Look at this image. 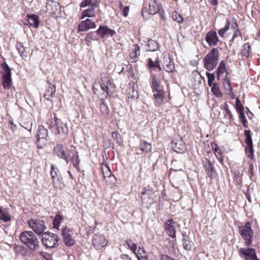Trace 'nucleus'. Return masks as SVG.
<instances>
[{
  "mask_svg": "<svg viewBox=\"0 0 260 260\" xmlns=\"http://www.w3.org/2000/svg\"><path fill=\"white\" fill-rule=\"evenodd\" d=\"M19 239L20 242L31 251H36L40 248V243L36 235L31 231L22 232Z\"/></svg>",
  "mask_w": 260,
  "mask_h": 260,
  "instance_id": "f257e3e1",
  "label": "nucleus"
},
{
  "mask_svg": "<svg viewBox=\"0 0 260 260\" xmlns=\"http://www.w3.org/2000/svg\"><path fill=\"white\" fill-rule=\"evenodd\" d=\"M95 33L101 38L103 39L109 37H112L115 34L114 30L110 28L107 25H100L99 28L96 30Z\"/></svg>",
  "mask_w": 260,
  "mask_h": 260,
  "instance_id": "ddd939ff",
  "label": "nucleus"
},
{
  "mask_svg": "<svg viewBox=\"0 0 260 260\" xmlns=\"http://www.w3.org/2000/svg\"><path fill=\"white\" fill-rule=\"evenodd\" d=\"M54 153L59 157L64 159L68 164L70 160L69 150L66 151L61 144H57L54 147Z\"/></svg>",
  "mask_w": 260,
  "mask_h": 260,
  "instance_id": "9b49d317",
  "label": "nucleus"
},
{
  "mask_svg": "<svg viewBox=\"0 0 260 260\" xmlns=\"http://www.w3.org/2000/svg\"><path fill=\"white\" fill-rule=\"evenodd\" d=\"M225 62L224 60H222L220 61L216 70L217 76L219 77L222 75L223 73V72L225 71Z\"/></svg>",
  "mask_w": 260,
  "mask_h": 260,
  "instance_id": "79ce46f5",
  "label": "nucleus"
},
{
  "mask_svg": "<svg viewBox=\"0 0 260 260\" xmlns=\"http://www.w3.org/2000/svg\"><path fill=\"white\" fill-rule=\"evenodd\" d=\"M172 18L179 23H182L184 20L183 17L176 11L172 13Z\"/></svg>",
  "mask_w": 260,
  "mask_h": 260,
  "instance_id": "49530a36",
  "label": "nucleus"
},
{
  "mask_svg": "<svg viewBox=\"0 0 260 260\" xmlns=\"http://www.w3.org/2000/svg\"><path fill=\"white\" fill-rule=\"evenodd\" d=\"M61 233L63 242L66 246L71 247L75 244L76 234L73 230L66 226L62 229Z\"/></svg>",
  "mask_w": 260,
  "mask_h": 260,
  "instance_id": "423d86ee",
  "label": "nucleus"
},
{
  "mask_svg": "<svg viewBox=\"0 0 260 260\" xmlns=\"http://www.w3.org/2000/svg\"><path fill=\"white\" fill-rule=\"evenodd\" d=\"M161 7V5L157 3L156 0H152L149 4L148 13L150 15H154L156 13H160Z\"/></svg>",
  "mask_w": 260,
  "mask_h": 260,
  "instance_id": "aec40b11",
  "label": "nucleus"
},
{
  "mask_svg": "<svg viewBox=\"0 0 260 260\" xmlns=\"http://www.w3.org/2000/svg\"><path fill=\"white\" fill-rule=\"evenodd\" d=\"M9 127L13 132L16 131L17 129V125L14 123L13 119L12 118H10V119H9Z\"/></svg>",
  "mask_w": 260,
  "mask_h": 260,
  "instance_id": "5fc2aeb1",
  "label": "nucleus"
},
{
  "mask_svg": "<svg viewBox=\"0 0 260 260\" xmlns=\"http://www.w3.org/2000/svg\"><path fill=\"white\" fill-rule=\"evenodd\" d=\"M204 167L208 176L210 178H212L215 173V170L212 162L210 160L206 159L205 163L204 164Z\"/></svg>",
  "mask_w": 260,
  "mask_h": 260,
  "instance_id": "4be33fe9",
  "label": "nucleus"
},
{
  "mask_svg": "<svg viewBox=\"0 0 260 260\" xmlns=\"http://www.w3.org/2000/svg\"><path fill=\"white\" fill-rule=\"evenodd\" d=\"M153 198L149 195H147L144 192H142L141 193V199L142 202L144 204H146V206L148 205H150L153 203Z\"/></svg>",
  "mask_w": 260,
  "mask_h": 260,
  "instance_id": "2f4dec72",
  "label": "nucleus"
},
{
  "mask_svg": "<svg viewBox=\"0 0 260 260\" xmlns=\"http://www.w3.org/2000/svg\"><path fill=\"white\" fill-rule=\"evenodd\" d=\"M147 61V66L150 70L155 71H161V68L159 64L158 58H156L155 61H153L151 58H148Z\"/></svg>",
  "mask_w": 260,
  "mask_h": 260,
  "instance_id": "6ab92c4d",
  "label": "nucleus"
},
{
  "mask_svg": "<svg viewBox=\"0 0 260 260\" xmlns=\"http://www.w3.org/2000/svg\"><path fill=\"white\" fill-rule=\"evenodd\" d=\"M3 70L2 78L11 77V69L6 63L2 64Z\"/></svg>",
  "mask_w": 260,
  "mask_h": 260,
  "instance_id": "c9c22d12",
  "label": "nucleus"
},
{
  "mask_svg": "<svg viewBox=\"0 0 260 260\" xmlns=\"http://www.w3.org/2000/svg\"><path fill=\"white\" fill-rule=\"evenodd\" d=\"M223 86L226 90L232 91V87L230 82V81L228 79H225L223 82Z\"/></svg>",
  "mask_w": 260,
  "mask_h": 260,
  "instance_id": "4d7b16f0",
  "label": "nucleus"
},
{
  "mask_svg": "<svg viewBox=\"0 0 260 260\" xmlns=\"http://www.w3.org/2000/svg\"><path fill=\"white\" fill-rule=\"evenodd\" d=\"M51 171L50 174L51 176L52 181L53 183L55 185L56 177H57V181L60 180V177L57 175V172L55 170V168L53 165H51Z\"/></svg>",
  "mask_w": 260,
  "mask_h": 260,
  "instance_id": "a18cd8bd",
  "label": "nucleus"
},
{
  "mask_svg": "<svg viewBox=\"0 0 260 260\" xmlns=\"http://www.w3.org/2000/svg\"><path fill=\"white\" fill-rule=\"evenodd\" d=\"M20 125L27 129L29 132H30L32 128V122L29 118H26L21 120Z\"/></svg>",
  "mask_w": 260,
  "mask_h": 260,
  "instance_id": "f704fd0d",
  "label": "nucleus"
},
{
  "mask_svg": "<svg viewBox=\"0 0 260 260\" xmlns=\"http://www.w3.org/2000/svg\"><path fill=\"white\" fill-rule=\"evenodd\" d=\"M98 39L94 37L93 33L89 32L87 34L86 37V40L89 42L90 40H97Z\"/></svg>",
  "mask_w": 260,
  "mask_h": 260,
  "instance_id": "bf43d9fd",
  "label": "nucleus"
},
{
  "mask_svg": "<svg viewBox=\"0 0 260 260\" xmlns=\"http://www.w3.org/2000/svg\"><path fill=\"white\" fill-rule=\"evenodd\" d=\"M159 48V44L156 41L149 39L146 44V50L148 51H156Z\"/></svg>",
  "mask_w": 260,
  "mask_h": 260,
  "instance_id": "a878e982",
  "label": "nucleus"
},
{
  "mask_svg": "<svg viewBox=\"0 0 260 260\" xmlns=\"http://www.w3.org/2000/svg\"><path fill=\"white\" fill-rule=\"evenodd\" d=\"M251 50V47L248 44H245L243 45L242 50V56L245 58H247L249 55Z\"/></svg>",
  "mask_w": 260,
  "mask_h": 260,
  "instance_id": "ea45409f",
  "label": "nucleus"
},
{
  "mask_svg": "<svg viewBox=\"0 0 260 260\" xmlns=\"http://www.w3.org/2000/svg\"><path fill=\"white\" fill-rule=\"evenodd\" d=\"M134 50L129 54V56L133 62H136L138 56L140 55V48L138 44L134 45Z\"/></svg>",
  "mask_w": 260,
  "mask_h": 260,
  "instance_id": "72a5a7b5",
  "label": "nucleus"
},
{
  "mask_svg": "<svg viewBox=\"0 0 260 260\" xmlns=\"http://www.w3.org/2000/svg\"><path fill=\"white\" fill-rule=\"evenodd\" d=\"M59 8L58 3L53 1L48 2L46 6V9L50 13H55Z\"/></svg>",
  "mask_w": 260,
  "mask_h": 260,
  "instance_id": "c756f323",
  "label": "nucleus"
},
{
  "mask_svg": "<svg viewBox=\"0 0 260 260\" xmlns=\"http://www.w3.org/2000/svg\"><path fill=\"white\" fill-rule=\"evenodd\" d=\"M59 237L56 234L44 233L42 236V242L48 248L55 247L58 245Z\"/></svg>",
  "mask_w": 260,
  "mask_h": 260,
  "instance_id": "39448f33",
  "label": "nucleus"
},
{
  "mask_svg": "<svg viewBox=\"0 0 260 260\" xmlns=\"http://www.w3.org/2000/svg\"><path fill=\"white\" fill-rule=\"evenodd\" d=\"M182 242L184 249L190 250L192 248L193 243L190 240L188 236L183 235Z\"/></svg>",
  "mask_w": 260,
  "mask_h": 260,
  "instance_id": "c85d7f7f",
  "label": "nucleus"
},
{
  "mask_svg": "<svg viewBox=\"0 0 260 260\" xmlns=\"http://www.w3.org/2000/svg\"><path fill=\"white\" fill-rule=\"evenodd\" d=\"M16 48H17V49L18 50V52L20 54L21 56H22V57L26 56L27 53H26V52L24 51V48L21 45V44H17L16 45Z\"/></svg>",
  "mask_w": 260,
  "mask_h": 260,
  "instance_id": "603ef678",
  "label": "nucleus"
},
{
  "mask_svg": "<svg viewBox=\"0 0 260 260\" xmlns=\"http://www.w3.org/2000/svg\"><path fill=\"white\" fill-rule=\"evenodd\" d=\"M69 152L70 153V159L72 160L74 166L77 168L80 162L78 152L75 147H71L69 149Z\"/></svg>",
  "mask_w": 260,
  "mask_h": 260,
  "instance_id": "5701e85b",
  "label": "nucleus"
},
{
  "mask_svg": "<svg viewBox=\"0 0 260 260\" xmlns=\"http://www.w3.org/2000/svg\"><path fill=\"white\" fill-rule=\"evenodd\" d=\"M206 76L208 78V81H209V82L213 81V80L215 79L214 75L212 73H210L207 72Z\"/></svg>",
  "mask_w": 260,
  "mask_h": 260,
  "instance_id": "680f3d73",
  "label": "nucleus"
},
{
  "mask_svg": "<svg viewBox=\"0 0 260 260\" xmlns=\"http://www.w3.org/2000/svg\"><path fill=\"white\" fill-rule=\"evenodd\" d=\"M160 260H175V259L170 257L168 255L161 254L160 256Z\"/></svg>",
  "mask_w": 260,
  "mask_h": 260,
  "instance_id": "0e129e2a",
  "label": "nucleus"
},
{
  "mask_svg": "<svg viewBox=\"0 0 260 260\" xmlns=\"http://www.w3.org/2000/svg\"><path fill=\"white\" fill-rule=\"evenodd\" d=\"M100 0H83L80 4L81 8L87 6L99 7Z\"/></svg>",
  "mask_w": 260,
  "mask_h": 260,
  "instance_id": "bb28decb",
  "label": "nucleus"
},
{
  "mask_svg": "<svg viewBox=\"0 0 260 260\" xmlns=\"http://www.w3.org/2000/svg\"><path fill=\"white\" fill-rule=\"evenodd\" d=\"M219 53L217 48H213L204 57V66L209 71L213 70L216 67L219 60Z\"/></svg>",
  "mask_w": 260,
  "mask_h": 260,
  "instance_id": "7ed1b4c3",
  "label": "nucleus"
},
{
  "mask_svg": "<svg viewBox=\"0 0 260 260\" xmlns=\"http://www.w3.org/2000/svg\"><path fill=\"white\" fill-rule=\"evenodd\" d=\"M100 108L101 112L103 115L107 114L110 111L108 106L106 104L105 102L103 100L101 101Z\"/></svg>",
  "mask_w": 260,
  "mask_h": 260,
  "instance_id": "37998d69",
  "label": "nucleus"
},
{
  "mask_svg": "<svg viewBox=\"0 0 260 260\" xmlns=\"http://www.w3.org/2000/svg\"><path fill=\"white\" fill-rule=\"evenodd\" d=\"M108 243L104 235L94 234L93 236L92 245L96 249H101L105 246Z\"/></svg>",
  "mask_w": 260,
  "mask_h": 260,
  "instance_id": "f8f14e48",
  "label": "nucleus"
},
{
  "mask_svg": "<svg viewBox=\"0 0 260 260\" xmlns=\"http://www.w3.org/2000/svg\"><path fill=\"white\" fill-rule=\"evenodd\" d=\"M135 253L137 255H139L140 256L146 255V252H145V250L144 249V248H140V247L139 248V249L137 251V252H136V253Z\"/></svg>",
  "mask_w": 260,
  "mask_h": 260,
  "instance_id": "052dcab7",
  "label": "nucleus"
},
{
  "mask_svg": "<svg viewBox=\"0 0 260 260\" xmlns=\"http://www.w3.org/2000/svg\"><path fill=\"white\" fill-rule=\"evenodd\" d=\"M155 92V93H154L153 95L156 100V102L158 104L162 102L165 98V94L163 90L161 89L159 91L158 90Z\"/></svg>",
  "mask_w": 260,
  "mask_h": 260,
  "instance_id": "e433bc0d",
  "label": "nucleus"
},
{
  "mask_svg": "<svg viewBox=\"0 0 260 260\" xmlns=\"http://www.w3.org/2000/svg\"><path fill=\"white\" fill-rule=\"evenodd\" d=\"M37 147L39 149L43 148L46 144L48 137V131L42 125H39L37 131Z\"/></svg>",
  "mask_w": 260,
  "mask_h": 260,
  "instance_id": "6e6552de",
  "label": "nucleus"
},
{
  "mask_svg": "<svg viewBox=\"0 0 260 260\" xmlns=\"http://www.w3.org/2000/svg\"><path fill=\"white\" fill-rule=\"evenodd\" d=\"M49 128L55 135H66L68 132V128L66 123L57 118L54 115V117L48 122Z\"/></svg>",
  "mask_w": 260,
  "mask_h": 260,
  "instance_id": "f03ea898",
  "label": "nucleus"
},
{
  "mask_svg": "<svg viewBox=\"0 0 260 260\" xmlns=\"http://www.w3.org/2000/svg\"><path fill=\"white\" fill-rule=\"evenodd\" d=\"M162 57L164 61H168V60H170V58L169 56L168 55V53L166 52H164L162 54Z\"/></svg>",
  "mask_w": 260,
  "mask_h": 260,
  "instance_id": "69168bd1",
  "label": "nucleus"
},
{
  "mask_svg": "<svg viewBox=\"0 0 260 260\" xmlns=\"http://www.w3.org/2000/svg\"><path fill=\"white\" fill-rule=\"evenodd\" d=\"M126 243L130 248V249L134 252L136 253L137 250V245L134 243L131 239H127L126 240Z\"/></svg>",
  "mask_w": 260,
  "mask_h": 260,
  "instance_id": "09e8293b",
  "label": "nucleus"
},
{
  "mask_svg": "<svg viewBox=\"0 0 260 260\" xmlns=\"http://www.w3.org/2000/svg\"><path fill=\"white\" fill-rule=\"evenodd\" d=\"M3 85L5 89H8L12 85L11 77L2 78Z\"/></svg>",
  "mask_w": 260,
  "mask_h": 260,
  "instance_id": "c03bdc74",
  "label": "nucleus"
},
{
  "mask_svg": "<svg viewBox=\"0 0 260 260\" xmlns=\"http://www.w3.org/2000/svg\"><path fill=\"white\" fill-rule=\"evenodd\" d=\"M239 116H240V118L241 120V122L242 123L244 127H247V120L246 119V117H245V116L244 115V112H240V113H239Z\"/></svg>",
  "mask_w": 260,
  "mask_h": 260,
  "instance_id": "6e6d98bb",
  "label": "nucleus"
},
{
  "mask_svg": "<svg viewBox=\"0 0 260 260\" xmlns=\"http://www.w3.org/2000/svg\"><path fill=\"white\" fill-rule=\"evenodd\" d=\"M63 220V218L62 216L59 214H57L53 221V227L58 230L60 225V223Z\"/></svg>",
  "mask_w": 260,
  "mask_h": 260,
  "instance_id": "58836bf2",
  "label": "nucleus"
},
{
  "mask_svg": "<svg viewBox=\"0 0 260 260\" xmlns=\"http://www.w3.org/2000/svg\"><path fill=\"white\" fill-rule=\"evenodd\" d=\"M29 226L38 235H43L47 229L45 222L40 219H31L27 221Z\"/></svg>",
  "mask_w": 260,
  "mask_h": 260,
  "instance_id": "0eeeda50",
  "label": "nucleus"
},
{
  "mask_svg": "<svg viewBox=\"0 0 260 260\" xmlns=\"http://www.w3.org/2000/svg\"><path fill=\"white\" fill-rule=\"evenodd\" d=\"M173 148L174 151L178 153H182L184 152L185 150V146L184 145L182 140L174 143L173 145Z\"/></svg>",
  "mask_w": 260,
  "mask_h": 260,
  "instance_id": "cd10ccee",
  "label": "nucleus"
},
{
  "mask_svg": "<svg viewBox=\"0 0 260 260\" xmlns=\"http://www.w3.org/2000/svg\"><path fill=\"white\" fill-rule=\"evenodd\" d=\"M139 149L146 153L151 151V145L145 141H141L139 145Z\"/></svg>",
  "mask_w": 260,
  "mask_h": 260,
  "instance_id": "473e14b6",
  "label": "nucleus"
},
{
  "mask_svg": "<svg viewBox=\"0 0 260 260\" xmlns=\"http://www.w3.org/2000/svg\"><path fill=\"white\" fill-rule=\"evenodd\" d=\"M28 19L27 21V23H24V24L27 25L29 24L30 26H32L34 28H38L40 24V20L39 17L35 14H27Z\"/></svg>",
  "mask_w": 260,
  "mask_h": 260,
  "instance_id": "a211bd4d",
  "label": "nucleus"
},
{
  "mask_svg": "<svg viewBox=\"0 0 260 260\" xmlns=\"http://www.w3.org/2000/svg\"><path fill=\"white\" fill-rule=\"evenodd\" d=\"M165 231L167 234L171 238H175L176 237L175 227L174 225V222L173 219H169L165 224Z\"/></svg>",
  "mask_w": 260,
  "mask_h": 260,
  "instance_id": "dca6fc26",
  "label": "nucleus"
},
{
  "mask_svg": "<svg viewBox=\"0 0 260 260\" xmlns=\"http://www.w3.org/2000/svg\"><path fill=\"white\" fill-rule=\"evenodd\" d=\"M238 231L240 235L245 240V245L247 246H250L252 244L253 235L251 223L249 222H247L244 225L239 226Z\"/></svg>",
  "mask_w": 260,
  "mask_h": 260,
  "instance_id": "20e7f679",
  "label": "nucleus"
},
{
  "mask_svg": "<svg viewBox=\"0 0 260 260\" xmlns=\"http://www.w3.org/2000/svg\"><path fill=\"white\" fill-rule=\"evenodd\" d=\"M225 32L226 31L223 28H222L218 30V33L220 37H223L224 34Z\"/></svg>",
  "mask_w": 260,
  "mask_h": 260,
  "instance_id": "338daca9",
  "label": "nucleus"
},
{
  "mask_svg": "<svg viewBox=\"0 0 260 260\" xmlns=\"http://www.w3.org/2000/svg\"><path fill=\"white\" fill-rule=\"evenodd\" d=\"M135 83L134 82H130L128 84V88L126 90L128 98L132 99H137L139 96L138 92L135 89Z\"/></svg>",
  "mask_w": 260,
  "mask_h": 260,
  "instance_id": "393cba45",
  "label": "nucleus"
},
{
  "mask_svg": "<svg viewBox=\"0 0 260 260\" xmlns=\"http://www.w3.org/2000/svg\"><path fill=\"white\" fill-rule=\"evenodd\" d=\"M152 88L153 89V92L156 91H160V90L162 89V88L160 86V82L156 80L155 76H154L152 79Z\"/></svg>",
  "mask_w": 260,
  "mask_h": 260,
  "instance_id": "a19ab883",
  "label": "nucleus"
},
{
  "mask_svg": "<svg viewBox=\"0 0 260 260\" xmlns=\"http://www.w3.org/2000/svg\"><path fill=\"white\" fill-rule=\"evenodd\" d=\"M129 11V7L128 6H125L122 9V14L123 15L126 17L127 16Z\"/></svg>",
  "mask_w": 260,
  "mask_h": 260,
  "instance_id": "e2e57ef3",
  "label": "nucleus"
},
{
  "mask_svg": "<svg viewBox=\"0 0 260 260\" xmlns=\"http://www.w3.org/2000/svg\"><path fill=\"white\" fill-rule=\"evenodd\" d=\"M100 86H101L100 83H99L98 81L96 80L94 81L92 90L94 94L98 93V92L99 89L100 88Z\"/></svg>",
  "mask_w": 260,
  "mask_h": 260,
  "instance_id": "864d4df0",
  "label": "nucleus"
},
{
  "mask_svg": "<svg viewBox=\"0 0 260 260\" xmlns=\"http://www.w3.org/2000/svg\"><path fill=\"white\" fill-rule=\"evenodd\" d=\"M213 151L216 156L217 154H218L219 155H221V150L218 147H215L213 149Z\"/></svg>",
  "mask_w": 260,
  "mask_h": 260,
  "instance_id": "774afa93",
  "label": "nucleus"
},
{
  "mask_svg": "<svg viewBox=\"0 0 260 260\" xmlns=\"http://www.w3.org/2000/svg\"><path fill=\"white\" fill-rule=\"evenodd\" d=\"M244 135L246 137L245 142L247 145V146L245 148V153L248 158L252 159L253 158V148L250 131L245 130L244 132Z\"/></svg>",
  "mask_w": 260,
  "mask_h": 260,
  "instance_id": "9d476101",
  "label": "nucleus"
},
{
  "mask_svg": "<svg viewBox=\"0 0 260 260\" xmlns=\"http://www.w3.org/2000/svg\"><path fill=\"white\" fill-rule=\"evenodd\" d=\"M163 66L164 70L168 73H172L175 69L174 62L171 60H168V61H164Z\"/></svg>",
  "mask_w": 260,
  "mask_h": 260,
  "instance_id": "7c9ffc66",
  "label": "nucleus"
},
{
  "mask_svg": "<svg viewBox=\"0 0 260 260\" xmlns=\"http://www.w3.org/2000/svg\"><path fill=\"white\" fill-rule=\"evenodd\" d=\"M144 193L149 195L152 197H154L155 192L153 189L149 186H147L144 188V190L142 191Z\"/></svg>",
  "mask_w": 260,
  "mask_h": 260,
  "instance_id": "8fccbe9b",
  "label": "nucleus"
},
{
  "mask_svg": "<svg viewBox=\"0 0 260 260\" xmlns=\"http://www.w3.org/2000/svg\"><path fill=\"white\" fill-rule=\"evenodd\" d=\"M101 80L103 84L105 85L106 88V92L107 94L111 92V89L114 88V85L111 83L110 80L108 78V75L106 73H103L102 75Z\"/></svg>",
  "mask_w": 260,
  "mask_h": 260,
  "instance_id": "f3484780",
  "label": "nucleus"
},
{
  "mask_svg": "<svg viewBox=\"0 0 260 260\" xmlns=\"http://www.w3.org/2000/svg\"><path fill=\"white\" fill-rule=\"evenodd\" d=\"M235 25L237 28H238V24L236 20L235 22ZM240 35H241L240 31L239 30V29L237 28L233 36V37L232 38V41H233L237 37L240 36Z\"/></svg>",
  "mask_w": 260,
  "mask_h": 260,
  "instance_id": "13d9d810",
  "label": "nucleus"
},
{
  "mask_svg": "<svg viewBox=\"0 0 260 260\" xmlns=\"http://www.w3.org/2000/svg\"><path fill=\"white\" fill-rule=\"evenodd\" d=\"M239 254L245 260H258L255 250L252 248H241L239 250Z\"/></svg>",
  "mask_w": 260,
  "mask_h": 260,
  "instance_id": "1a4fd4ad",
  "label": "nucleus"
},
{
  "mask_svg": "<svg viewBox=\"0 0 260 260\" xmlns=\"http://www.w3.org/2000/svg\"><path fill=\"white\" fill-rule=\"evenodd\" d=\"M236 108L239 113L244 112V107L238 98H237L236 100Z\"/></svg>",
  "mask_w": 260,
  "mask_h": 260,
  "instance_id": "3c124183",
  "label": "nucleus"
},
{
  "mask_svg": "<svg viewBox=\"0 0 260 260\" xmlns=\"http://www.w3.org/2000/svg\"><path fill=\"white\" fill-rule=\"evenodd\" d=\"M96 25L95 22L89 18L81 21L78 26V31H86L90 29L95 28Z\"/></svg>",
  "mask_w": 260,
  "mask_h": 260,
  "instance_id": "4468645a",
  "label": "nucleus"
},
{
  "mask_svg": "<svg viewBox=\"0 0 260 260\" xmlns=\"http://www.w3.org/2000/svg\"><path fill=\"white\" fill-rule=\"evenodd\" d=\"M0 219L4 222H7L11 220L10 215L3 211L1 208H0Z\"/></svg>",
  "mask_w": 260,
  "mask_h": 260,
  "instance_id": "de8ad7c7",
  "label": "nucleus"
},
{
  "mask_svg": "<svg viewBox=\"0 0 260 260\" xmlns=\"http://www.w3.org/2000/svg\"><path fill=\"white\" fill-rule=\"evenodd\" d=\"M205 40L209 46H215L220 41L216 32L214 30H211L206 34Z\"/></svg>",
  "mask_w": 260,
  "mask_h": 260,
  "instance_id": "2eb2a0df",
  "label": "nucleus"
},
{
  "mask_svg": "<svg viewBox=\"0 0 260 260\" xmlns=\"http://www.w3.org/2000/svg\"><path fill=\"white\" fill-rule=\"evenodd\" d=\"M55 86L51 83H49L48 87L46 89L44 93V98L48 101H51L55 95Z\"/></svg>",
  "mask_w": 260,
  "mask_h": 260,
  "instance_id": "412c9836",
  "label": "nucleus"
},
{
  "mask_svg": "<svg viewBox=\"0 0 260 260\" xmlns=\"http://www.w3.org/2000/svg\"><path fill=\"white\" fill-rule=\"evenodd\" d=\"M89 7L84 10L80 16V19H83L84 18L94 17L95 16V9L99 8L98 7L89 6Z\"/></svg>",
  "mask_w": 260,
  "mask_h": 260,
  "instance_id": "b1692460",
  "label": "nucleus"
},
{
  "mask_svg": "<svg viewBox=\"0 0 260 260\" xmlns=\"http://www.w3.org/2000/svg\"><path fill=\"white\" fill-rule=\"evenodd\" d=\"M211 91L216 97L220 98L222 96V93L220 91L219 86L218 84L214 83L211 88Z\"/></svg>",
  "mask_w": 260,
  "mask_h": 260,
  "instance_id": "4c0bfd02",
  "label": "nucleus"
}]
</instances>
